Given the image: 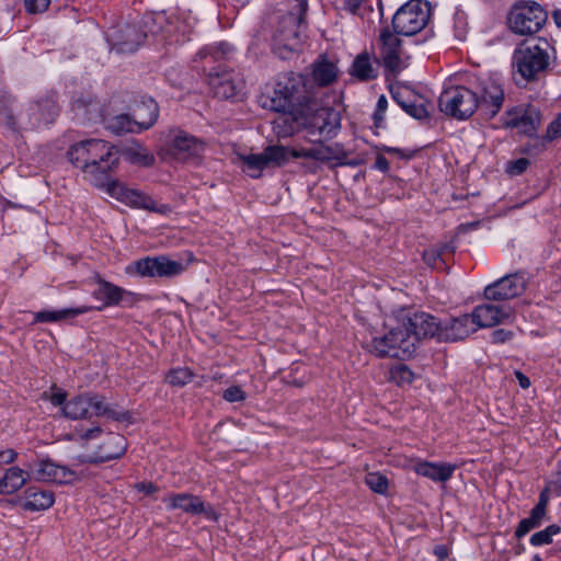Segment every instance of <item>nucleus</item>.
Masks as SVG:
<instances>
[{"label":"nucleus","instance_id":"nucleus-1","mask_svg":"<svg viewBox=\"0 0 561 561\" xmlns=\"http://www.w3.org/2000/svg\"><path fill=\"white\" fill-rule=\"evenodd\" d=\"M440 328L442 321L433 314L404 310L386 334L373 339L371 351L378 357L408 359L421 339L439 341Z\"/></svg>","mask_w":561,"mask_h":561},{"label":"nucleus","instance_id":"nucleus-2","mask_svg":"<svg viewBox=\"0 0 561 561\" xmlns=\"http://www.w3.org/2000/svg\"><path fill=\"white\" fill-rule=\"evenodd\" d=\"M68 157L95 186H103L110 173L119 164L117 148L102 139H88L72 145Z\"/></svg>","mask_w":561,"mask_h":561},{"label":"nucleus","instance_id":"nucleus-3","mask_svg":"<svg viewBox=\"0 0 561 561\" xmlns=\"http://www.w3.org/2000/svg\"><path fill=\"white\" fill-rule=\"evenodd\" d=\"M317 94L313 83L306 76L293 71L279 75L270 105L271 110L284 114L277 121V127L280 123L289 124Z\"/></svg>","mask_w":561,"mask_h":561},{"label":"nucleus","instance_id":"nucleus-4","mask_svg":"<svg viewBox=\"0 0 561 561\" xmlns=\"http://www.w3.org/2000/svg\"><path fill=\"white\" fill-rule=\"evenodd\" d=\"M299 127L307 129L310 142H321L336 135L340 118L334 110L320 106L316 96L289 122L288 128L283 134L290 135Z\"/></svg>","mask_w":561,"mask_h":561},{"label":"nucleus","instance_id":"nucleus-5","mask_svg":"<svg viewBox=\"0 0 561 561\" xmlns=\"http://www.w3.org/2000/svg\"><path fill=\"white\" fill-rule=\"evenodd\" d=\"M297 13L290 12L282 18L273 37V50L282 59H288L301 48V22L307 11V0H290Z\"/></svg>","mask_w":561,"mask_h":561},{"label":"nucleus","instance_id":"nucleus-6","mask_svg":"<svg viewBox=\"0 0 561 561\" xmlns=\"http://www.w3.org/2000/svg\"><path fill=\"white\" fill-rule=\"evenodd\" d=\"M552 49L548 39L542 37L524 42L513 56L517 72L527 81L537 79L547 70Z\"/></svg>","mask_w":561,"mask_h":561},{"label":"nucleus","instance_id":"nucleus-7","mask_svg":"<svg viewBox=\"0 0 561 561\" xmlns=\"http://www.w3.org/2000/svg\"><path fill=\"white\" fill-rule=\"evenodd\" d=\"M468 83L477 99L478 113L483 118H493L501 111L504 102L502 84L492 76L473 75Z\"/></svg>","mask_w":561,"mask_h":561},{"label":"nucleus","instance_id":"nucleus-8","mask_svg":"<svg viewBox=\"0 0 561 561\" xmlns=\"http://www.w3.org/2000/svg\"><path fill=\"white\" fill-rule=\"evenodd\" d=\"M431 12V3L427 0H409L394 13L393 31L399 35L413 36L427 25Z\"/></svg>","mask_w":561,"mask_h":561},{"label":"nucleus","instance_id":"nucleus-9","mask_svg":"<svg viewBox=\"0 0 561 561\" xmlns=\"http://www.w3.org/2000/svg\"><path fill=\"white\" fill-rule=\"evenodd\" d=\"M546 10L535 1L518 3L508 13V25L518 35H533L541 30L547 21Z\"/></svg>","mask_w":561,"mask_h":561},{"label":"nucleus","instance_id":"nucleus-10","mask_svg":"<svg viewBox=\"0 0 561 561\" xmlns=\"http://www.w3.org/2000/svg\"><path fill=\"white\" fill-rule=\"evenodd\" d=\"M476 102L477 99L473 96L470 84L469 87L458 85L442 92L438 99V106L440 112L446 115L462 121L478 112V103Z\"/></svg>","mask_w":561,"mask_h":561},{"label":"nucleus","instance_id":"nucleus-11","mask_svg":"<svg viewBox=\"0 0 561 561\" xmlns=\"http://www.w3.org/2000/svg\"><path fill=\"white\" fill-rule=\"evenodd\" d=\"M103 186H105V191L108 195L129 207L146 209L162 215H167L171 211L169 205H157L151 196L141 191L129 188L119 181L106 180Z\"/></svg>","mask_w":561,"mask_h":561},{"label":"nucleus","instance_id":"nucleus-12","mask_svg":"<svg viewBox=\"0 0 561 561\" xmlns=\"http://www.w3.org/2000/svg\"><path fill=\"white\" fill-rule=\"evenodd\" d=\"M126 271L141 277H173L184 271V265L164 255L147 256L128 265Z\"/></svg>","mask_w":561,"mask_h":561},{"label":"nucleus","instance_id":"nucleus-13","mask_svg":"<svg viewBox=\"0 0 561 561\" xmlns=\"http://www.w3.org/2000/svg\"><path fill=\"white\" fill-rule=\"evenodd\" d=\"M243 171L251 178H260L267 167H280L288 161V150L284 146H267L261 153L240 156Z\"/></svg>","mask_w":561,"mask_h":561},{"label":"nucleus","instance_id":"nucleus-14","mask_svg":"<svg viewBox=\"0 0 561 561\" xmlns=\"http://www.w3.org/2000/svg\"><path fill=\"white\" fill-rule=\"evenodd\" d=\"M399 34L385 27L379 34L380 58L383 66L392 73L400 72L404 68V50Z\"/></svg>","mask_w":561,"mask_h":561},{"label":"nucleus","instance_id":"nucleus-15","mask_svg":"<svg viewBox=\"0 0 561 561\" xmlns=\"http://www.w3.org/2000/svg\"><path fill=\"white\" fill-rule=\"evenodd\" d=\"M390 93L396 103L410 116L422 121L430 117L428 101L407 85L390 87Z\"/></svg>","mask_w":561,"mask_h":561},{"label":"nucleus","instance_id":"nucleus-16","mask_svg":"<svg viewBox=\"0 0 561 561\" xmlns=\"http://www.w3.org/2000/svg\"><path fill=\"white\" fill-rule=\"evenodd\" d=\"M526 289V279L523 274L506 275L484 288L486 300L503 301L522 295Z\"/></svg>","mask_w":561,"mask_h":561},{"label":"nucleus","instance_id":"nucleus-17","mask_svg":"<svg viewBox=\"0 0 561 561\" xmlns=\"http://www.w3.org/2000/svg\"><path fill=\"white\" fill-rule=\"evenodd\" d=\"M169 511L181 510L191 515L204 514L208 519L217 520L218 514L210 505H206L199 496L191 493H171L163 499Z\"/></svg>","mask_w":561,"mask_h":561},{"label":"nucleus","instance_id":"nucleus-18","mask_svg":"<svg viewBox=\"0 0 561 561\" xmlns=\"http://www.w3.org/2000/svg\"><path fill=\"white\" fill-rule=\"evenodd\" d=\"M170 151L178 160H195L199 158L205 150L203 140L183 130L170 131Z\"/></svg>","mask_w":561,"mask_h":561},{"label":"nucleus","instance_id":"nucleus-19","mask_svg":"<svg viewBox=\"0 0 561 561\" xmlns=\"http://www.w3.org/2000/svg\"><path fill=\"white\" fill-rule=\"evenodd\" d=\"M540 123L541 115L538 108L534 106H518L506 112L504 125L515 128L525 135L533 136L538 130Z\"/></svg>","mask_w":561,"mask_h":561},{"label":"nucleus","instance_id":"nucleus-20","mask_svg":"<svg viewBox=\"0 0 561 561\" xmlns=\"http://www.w3.org/2000/svg\"><path fill=\"white\" fill-rule=\"evenodd\" d=\"M477 331L471 316L468 313L461 314L457 318H451L442 322L439 341L440 342H456L468 337L471 333Z\"/></svg>","mask_w":561,"mask_h":561},{"label":"nucleus","instance_id":"nucleus-21","mask_svg":"<svg viewBox=\"0 0 561 561\" xmlns=\"http://www.w3.org/2000/svg\"><path fill=\"white\" fill-rule=\"evenodd\" d=\"M512 309L501 305L484 304L477 306L471 316L477 330L494 327L510 318Z\"/></svg>","mask_w":561,"mask_h":561},{"label":"nucleus","instance_id":"nucleus-22","mask_svg":"<svg viewBox=\"0 0 561 561\" xmlns=\"http://www.w3.org/2000/svg\"><path fill=\"white\" fill-rule=\"evenodd\" d=\"M36 481L68 483L75 479V471L65 466H59L49 459L42 460L31 470Z\"/></svg>","mask_w":561,"mask_h":561},{"label":"nucleus","instance_id":"nucleus-23","mask_svg":"<svg viewBox=\"0 0 561 561\" xmlns=\"http://www.w3.org/2000/svg\"><path fill=\"white\" fill-rule=\"evenodd\" d=\"M209 84L218 98L230 99L237 95L242 81L236 80L233 71L222 70L209 73Z\"/></svg>","mask_w":561,"mask_h":561},{"label":"nucleus","instance_id":"nucleus-24","mask_svg":"<svg viewBox=\"0 0 561 561\" xmlns=\"http://www.w3.org/2000/svg\"><path fill=\"white\" fill-rule=\"evenodd\" d=\"M93 297L103 302L102 306L95 308L101 311L106 307L118 306L123 302L124 297L129 295L124 288L107 282L103 278L96 279V288L93 290Z\"/></svg>","mask_w":561,"mask_h":561},{"label":"nucleus","instance_id":"nucleus-25","mask_svg":"<svg viewBox=\"0 0 561 561\" xmlns=\"http://www.w3.org/2000/svg\"><path fill=\"white\" fill-rule=\"evenodd\" d=\"M133 117L139 131L149 129L159 117V106L157 102L151 98L142 99L136 104Z\"/></svg>","mask_w":561,"mask_h":561},{"label":"nucleus","instance_id":"nucleus-26","mask_svg":"<svg viewBox=\"0 0 561 561\" xmlns=\"http://www.w3.org/2000/svg\"><path fill=\"white\" fill-rule=\"evenodd\" d=\"M25 502L23 508L31 512L45 511L49 508L54 502V493L48 490H39L34 486H30L24 492Z\"/></svg>","mask_w":561,"mask_h":561},{"label":"nucleus","instance_id":"nucleus-27","mask_svg":"<svg viewBox=\"0 0 561 561\" xmlns=\"http://www.w3.org/2000/svg\"><path fill=\"white\" fill-rule=\"evenodd\" d=\"M456 469L450 463H435L423 461L415 465V472L422 477L428 478L435 482H446L449 480Z\"/></svg>","mask_w":561,"mask_h":561},{"label":"nucleus","instance_id":"nucleus-28","mask_svg":"<svg viewBox=\"0 0 561 561\" xmlns=\"http://www.w3.org/2000/svg\"><path fill=\"white\" fill-rule=\"evenodd\" d=\"M337 78V67L332 61L321 59L312 65V81L314 89L328 87Z\"/></svg>","mask_w":561,"mask_h":561},{"label":"nucleus","instance_id":"nucleus-29","mask_svg":"<svg viewBox=\"0 0 561 561\" xmlns=\"http://www.w3.org/2000/svg\"><path fill=\"white\" fill-rule=\"evenodd\" d=\"M31 477V471L25 472L19 467L7 469L4 476L0 479V494H12L16 492Z\"/></svg>","mask_w":561,"mask_h":561},{"label":"nucleus","instance_id":"nucleus-30","mask_svg":"<svg viewBox=\"0 0 561 561\" xmlns=\"http://www.w3.org/2000/svg\"><path fill=\"white\" fill-rule=\"evenodd\" d=\"M30 111L36 124H49L58 115V105L53 98L47 96L32 104Z\"/></svg>","mask_w":561,"mask_h":561},{"label":"nucleus","instance_id":"nucleus-31","mask_svg":"<svg viewBox=\"0 0 561 561\" xmlns=\"http://www.w3.org/2000/svg\"><path fill=\"white\" fill-rule=\"evenodd\" d=\"M350 73L359 81L366 82L378 77V69L374 66L369 55L364 51L354 59Z\"/></svg>","mask_w":561,"mask_h":561},{"label":"nucleus","instance_id":"nucleus-32","mask_svg":"<svg viewBox=\"0 0 561 561\" xmlns=\"http://www.w3.org/2000/svg\"><path fill=\"white\" fill-rule=\"evenodd\" d=\"M127 448L126 438L121 434H110L105 442L100 446V458L102 461H108L119 458Z\"/></svg>","mask_w":561,"mask_h":561},{"label":"nucleus","instance_id":"nucleus-33","mask_svg":"<svg viewBox=\"0 0 561 561\" xmlns=\"http://www.w3.org/2000/svg\"><path fill=\"white\" fill-rule=\"evenodd\" d=\"M90 394H81L67 401L62 407V412L66 417L78 420V419H90Z\"/></svg>","mask_w":561,"mask_h":561},{"label":"nucleus","instance_id":"nucleus-34","mask_svg":"<svg viewBox=\"0 0 561 561\" xmlns=\"http://www.w3.org/2000/svg\"><path fill=\"white\" fill-rule=\"evenodd\" d=\"M93 309V307L81 306L77 308H66L58 311H39L35 313V322H58L69 318H75Z\"/></svg>","mask_w":561,"mask_h":561},{"label":"nucleus","instance_id":"nucleus-35","mask_svg":"<svg viewBox=\"0 0 561 561\" xmlns=\"http://www.w3.org/2000/svg\"><path fill=\"white\" fill-rule=\"evenodd\" d=\"M125 39L117 43L115 48L119 53H134L142 44L146 34L139 31L136 26H126L124 31Z\"/></svg>","mask_w":561,"mask_h":561},{"label":"nucleus","instance_id":"nucleus-36","mask_svg":"<svg viewBox=\"0 0 561 561\" xmlns=\"http://www.w3.org/2000/svg\"><path fill=\"white\" fill-rule=\"evenodd\" d=\"M91 408H90V417L95 416H108L117 421H123L126 419V412H116L114 411L106 402L104 397L98 394H90Z\"/></svg>","mask_w":561,"mask_h":561},{"label":"nucleus","instance_id":"nucleus-37","mask_svg":"<svg viewBox=\"0 0 561 561\" xmlns=\"http://www.w3.org/2000/svg\"><path fill=\"white\" fill-rule=\"evenodd\" d=\"M106 128L115 135L139 133L134 117L127 114H119L110 118L106 123Z\"/></svg>","mask_w":561,"mask_h":561},{"label":"nucleus","instance_id":"nucleus-38","mask_svg":"<svg viewBox=\"0 0 561 561\" xmlns=\"http://www.w3.org/2000/svg\"><path fill=\"white\" fill-rule=\"evenodd\" d=\"M546 515L538 512L537 510L533 508L530 511V515L527 518L522 519L516 529H515V537L520 539L525 535H527L530 530L538 528L542 520L545 519Z\"/></svg>","mask_w":561,"mask_h":561},{"label":"nucleus","instance_id":"nucleus-39","mask_svg":"<svg viewBox=\"0 0 561 561\" xmlns=\"http://www.w3.org/2000/svg\"><path fill=\"white\" fill-rule=\"evenodd\" d=\"M194 373L188 367L172 368L165 375V382L172 387H184L192 381Z\"/></svg>","mask_w":561,"mask_h":561},{"label":"nucleus","instance_id":"nucleus-40","mask_svg":"<svg viewBox=\"0 0 561 561\" xmlns=\"http://www.w3.org/2000/svg\"><path fill=\"white\" fill-rule=\"evenodd\" d=\"M325 140H322L321 142H312L313 145H320V151L322 162H329L332 160H342L346 157V153L343 149V147L337 144H331V145H324Z\"/></svg>","mask_w":561,"mask_h":561},{"label":"nucleus","instance_id":"nucleus-41","mask_svg":"<svg viewBox=\"0 0 561 561\" xmlns=\"http://www.w3.org/2000/svg\"><path fill=\"white\" fill-rule=\"evenodd\" d=\"M413 377L414 374L404 364L394 365L390 369V379L399 386L412 382Z\"/></svg>","mask_w":561,"mask_h":561},{"label":"nucleus","instance_id":"nucleus-42","mask_svg":"<svg viewBox=\"0 0 561 561\" xmlns=\"http://www.w3.org/2000/svg\"><path fill=\"white\" fill-rule=\"evenodd\" d=\"M365 482L374 492L379 494H383L388 489V479L378 472L368 473Z\"/></svg>","mask_w":561,"mask_h":561},{"label":"nucleus","instance_id":"nucleus-43","mask_svg":"<svg viewBox=\"0 0 561 561\" xmlns=\"http://www.w3.org/2000/svg\"><path fill=\"white\" fill-rule=\"evenodd\" d=\"M129 160L131 163L141 167H151L154 163V157L146 149L138 148L136 150H129Z\"/></svg>","mask_w":561,"mask_h":561},{"label":"nucleus","instance_id":"nucleus-44","mask_svg":"<svg viewBox=\"0 0 561 561\" xmlns=\"http://www.w3.org/2000/svg\"><path fill=\"white\" fill-rule=\"evenodd\" d=\"M388 108V100L387 98L381 94L378 98L375 112L373 114L374 124L377 127H381L385 122V114Z\"/></svg>","mask_w":561,"mask_h":561},{"label":"nucleus","instance_id":"nucleus-45","mask_svg":"<svg viewBox=\"0 0 561 561\" xmlns=\"http://www.w3.org/2000/svg\"><path fill=\"white\" fill-rule=\"evenodd\" d=\"M529 165V160L526 158H519L514 161H510L506 165V172L511 175H520L524 173Z\"/></svg>","mask_w":561,"mask_h":561},{"label":"nucleus","instance_id":"nucleus-46","mask_svg":"<svg viewBox=\"0 0 561 561\" xmlns=\"http://www.w3.org/2000/svg\"><path fill=\"white\" fill-rule=\"evenodd\" d=\"M204 51L206 55L213 56L214 59H218L230 54L232 51V47L227 43H219L216 46L205 48Z\"/></svg>","mask_w":561,"mask_h":561},{"label":"nucleus","instance_id":"nucleus-47","mask_svg":"<svg viewBox=\"0 0 561 561\" xmlns=\"http://www.w3.org/2000/svg\"><path fill=\"white\" fill-rule=\"evenodd\" d=\"M222 398L228 402H239L245 399V393L240 387L231 386L224 391Z\"/></svg>","mask_w":561,"mask_h":561},{"label":"nucleus","instance_id":"nucleus-48","mask_svg":"<svg viewBox=\"0 0 561 561\" xmlns=\"http://www.w3.org/2000/svg\"><path fill=\"white\" fill-rule=\"evenodd\" d=\"M559 137H561V114L548 125L545 139L551 141Z\"/></svg>","mask_w":561,"mask_h":561},{"label":"nucleus","instance_id":"nucleus-49","mask_svg":"<svg viewBox=\"0 0 561 561\" xmlns=\"http://www.w3.org/2000/svg\"><path fill=\"white\" fill-rule=\"evenodd\" d=\"M50 3V0H25V8L30 13L44 12Z\"/></svg>","mask_w":561,"mask_h":561},{"label":"nucleus","instance_id":"nucleus-50","mask_svg":"<svg viewBox=\"0 0 561 561\" xmlns=\"http://www.w3.org/2000/svg\"><path fill=\"white\" fill-rule=\"evenodd\" d=\"M549 493H550V486H546L539 494V501L535 505V510L542 514H547V506L549 503Z\"/></svg>","mask_w":561,"mask_h":561},{"label":"nucleus","instance_id":"nucleus-51","mask_svg":"<svg viewBox=\"0 0 561 561\" xmlns=\"http://www.w3.org/2000/svg\"><path fill=\"white\" fill-rule=\"evenodd\" d=\"M442 251H438L436 249H430L424 251L423 253V260L425 263L432 267H435L437 264V261L440 260Z\"/></svg>","mask_w":561,"mask_h":561},{"label":"nucleus","instance_id":"nucleus-52","mask_svg":"<svg viewBox=\"0 0 561 561\" xmlns=\"http://www.w3.org/2000/svg\"><path fill=\"white\" fill-rule=\"evenodd\" d=\"M551 542L552 539L548 536V534L545 530L537 531L530 537V543L533 546H543L549 545Z\"/></svg>","mask_w":561,"mask_h":561},{"label":"nucleus","instance_id":"nucleus-53","mask_svg":"<svg viewBox=\"0 0 561 561\" xmlns=\"http://www.w3.org/2000/svg\"><path fill=\"white\" fill-rule=\"evenodd\" d=\"M18 454L13 449L0 450V469L3 465L12 463Z\"/></svg>","mask_w":561,"mask_h":561},{"label":"nucleus","instance_id":"nucleus-54","mask_svg":"<svg viewBox=\"0 0 561 561\" xmlns=\"http://www.w3.org/2000/svg\"><path fill=\"white\" fill-rule=\"evenodd\" d=\"M512 337L511 331L499 329L492 332V341L494 343H504Z\"/></svg>","mask_w":561,"mask_h":561},{"label":"nucleus","instance_id":"nucleus-55","mask_svg":"<svg viewBox=\"0 0 561 561\" xmlns=\"http://www.w3.org/2000/svg\"><path fill=\"white\" fill-rule=\"evenodd\" d=\"M362 4L363 0H344L343 9L351 14H357Z\"/></svg>","mask_w":561,"mask_h":561},{"label":"nucleus","instance_id":"nucleus-56","mask_svg":"<svg viewBox=\"0 0 561 561\" xmlns=\"http://www.w3.org/2000/svg\"><path fill=\"white\" fill-rule=\"evenodd\" d=\"M101 433H102V428L99 426H94V427H91V428H88L87 431H84L80 435V437L84 440H90V439H94V438L99 437Z\"/></svg>","mask_w":561,"mask_h":561},{"label":"nucleus","instance_id":"nucleus-57","mask_svg":"<svg viewBox=\"0 0 561 561\" xmlns=\"http://www.w3.org/2000/svg\"><path fill=\"white\" fill-rule=\"evenodd\" d=\"M136 489L146 494H152L158 491V488L152 482H140L136 484Z\"/></svg>","mask_w":561,"mask_h":561},{"label":"nucleus","instance_id":"nucleus-58","mask_svg":"<svg viewBox=\"0 0 561 561\" xmlns=\"http://www.w3.org/2000/svg\"><path fill=\"white\" fill-rule=\"evenodd\" d=\"M374 167L381 172H387L389 170V161L382 154H378Z\"/></svg>","mask_w":561,"mask_h":561},{"label":"nucleus","instance_id":"nucleus-59","mask_svg":"<svg viewBox=\"0 0 561 561\" xmlns=\"http://www.w3.org/2000/svg\"><path fill=\"white\" fill-rule=\"evenodd\" d=\"M288 158H306L309 159V148H300V149H288Z\"/></svg>","mask_w":561,"mask_h":561},{"label":"nucleus","instance_id":"nucleus-60","mask_svg":"<svg viewBox=\"0 0 561 561\" xmlns=\"http://www.w3.org/2000/svg\"><path fill=\"white\" fill-rule=\"evenodd\" d=\"M515 377H516V379H517L518 385L520 386V388H523V389H527V388H529V387H530V380H529V378H528L526 375H524L522 371L516 370V371H515Z\"/></svg>","mask_w":561,"mask_h":561},{"label":"nucleus","instance_id":"nucleus-61","mask_svg":"<svg viewBox=\"0 0 561 561\" xmlns=\"http://www.w3.org/2000/svg\"><path fill=\"white\" fill-rule=\"evenodd\" d=\"M66 401V392L64 391H57L56 393L51 394L50 402L54 405H62Z\"/></svg>","mask_w":561,"mask_h":561},{"label":"nucleus","instance_id":"nucleus-62","mask_svg":"<svg viewBox=\"0 0 561 561\" xmlns=\"http://www.w3.org/2000/svg\"><path fill=\"white\" fill-rule=\"evenodd\" d=\"M322 158L323 157H321L320 145H316L309 148V159H314L322 162Z\"/></svg>","mask_w":561,"mask_h":561},{"label":"nucleus","instance_id":"nucleus-63","mask_svg":"<svg viewBox=\"0 0 561 561\" xmlns=\"http://www.w3.org/2000/svg\"><path fill=\"white\" fill-rule=\"evenodd\" d=\"M543 530H545V531L548 534V536L552 539V537H553L554 535L559 534L561 529H560V526H558V525H556V524H552V525H549L548 527H546Z\"/></svg>","mask_w":561,"mask_h":561},{"label":"nucleus","instance_id":"nucleus-64","mask_svg":"<svg viewBox=\"0 0 561 561\" xmlns=\"http://www.w3.org/2000/svg\"><path fill=\"white\" fill-rule=\"evenodd\" d=\"M547 486H550V491H554L557 494L561 492V478L557 481H551Z\"/></svg>","mask_w":561,"mask_h":561}]
</instances>
